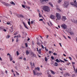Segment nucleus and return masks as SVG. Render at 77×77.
<instances>
[{"instance_id": "obj_1", "label": "nucleus", "mask_w": 77, "mask_h": 77, "mask_svg": "<svg viewBox=\"0 0 77 77\" xmlns=\"http://www.w3.org/2000/svg\"><path fill=\"white\" fill-rule=\"evenodd\" d=\"M43 9L45 11V12H49L50 11V8L46 5L43 6Z\"/></svg>"}, {"instance_id": "obj_2", "label": "nucleus", "mask_w": 77, "mask_h": 77, "mask_svg": "<svg viewBox=\"0 0 77 77\" xmlns=\"http://www.w3.org/2000/svg\"><path fill=\"white\" fill-rule=\"evenodd\" d=\"M69 5V2L68 1H66L64 2V4L63 5V7H64V8H67Z\"/></svg>"}, {"instance_id": "obj_3", "label": "nucleus", "mask_w": 77, "mask_h": 77, "mask_svg": "<svg viewBox=\"0 0 77 77\" xmlns=\"http://www.w3.org/2000/svg\"><path fill=\"white\" fill-rule=\"evenodd\" d=\"M56 17L57 18V20H60L61 19V15L59 13H57L56 14Z\"/></svg>"}, {"instance_id": "obj_4", "label": "nucleus", "mask_w": 77, "mask_h": 77, "mask_svg": "<svg viewBox=\"0 0 77 77\" xmlns=\"http://www.w3.org/2000/svg\"><path fill=\"white\" fill-rule=\"evenodd\" d=\"M33 72L34 75H37V76H39V75L41 76V75H42V72H37L36 73V72H35V70H33Z\"/></svg>"}, {"instance_id": "obj_5", "label": "nucleus", "mask_w": 77, "mask_h": 77, "mask_svg": "<svg viewBox=\"0 0 77 77\" xmlns=\"http://www.w3.org/2000/svg\"><path fill=\"white\" fill-rule=\"evenodd\" d=\"M74 2L75 3L74 4V2H71L70 4H71V5H72L73 6H74L75 8H77V2H76V1L75 0Z\"/></svg>"}, {"instance_id": "obj_6", "label": "nucleus", "mask_w": 77, "mask_h": 77, "mask_svg": "<svg viewBox=\"0 0 77 77\" xmlns=\"http://www.w3.org/2000/svg\"><path fill=\"white\" fill-rule=\"evenodd\" d=\"M2 4L5 5V6H6V7H8V6H11V5L5 2H2Z\"/></svg>"}, {"instance_id": "obj_7", "label": "nucleus", "mask_w": 77, "mask_h": 77, "mask_svg": "<svg viewBox=\"0 0 77 77\" xmlns=\"http://www.w3.org/2000/svg\"><path fill=\"white\" fill-rule=\"evenodd\" d=\"M61 27L63 29H67V26L65 24H62L61 26Z\"/></svg>"}, {"instance_id": "obj_8", "label": "nucleus", "mask_w": 77, "mask_h": 77, "mask_svg": "<svg viewBox=\"0 0 77 77\" xmlns=\"http://www.w3.org/2000/svg\"><path fill=\"white\" fill-rule=\"evenodd\" d=\"M50 18H51V19L54 20L55 19V18H56V16L54 15H50Z\"/></svg>"}, {"instance_id": "obj_9", "label": "nucleus", "mask_w": 77, "mask_h": 77, "mask_svg": "<svg viewBox=\"0 0 77 77\" xmlns=\"http://www.w3.org/2000/svg\"><path fill=\"white\" fill-rule=\"evenodd\" d=\"M64 76L65 77H67V76H70V74L68 72H66L64 73Z\"/></svg>"}, {"instance_id": "obj_10", "label": "nucleus", "mask_w": 77, "mask_h": 77, "mask_svg": "<svg viewBox=\"0 0 77 77\" xmlns=\"http://www.w3.org/2000/svg\"><path fill=\"white\" fill-rule=\"evenodd\" d=\"M23 23L24 27H25L26 29H29V28H28V27H27V26H26V23H25V22H23Z\"/></svg>"}, {"instance_id": "obj_11", "label": "nucleus", "mask_w": 77, "mask_h": 77, "mask_svg": "<svg viewBox=\"0 0 77 77\" xmlns=\"http://www.w3.org/2000/svg\"><path fill=\"white\" fill-rule=\"evenodd\" d=\"M66 20V16H62V20H63V21H65Z\"/></svg>"}, {"instance_id": "obj_12", "label": "nucleus", "mask_w": 77, "mask_h": 77, "mask_svg": "<svg viewBox=\"0 0 77 77\" xmlns=\"http://www.w3.org/2000/svg\"><path fill=\"white\" fill-rule=\"evenodd\" d=\"M30 54L32 55V57H35L36 56L35 54H34V53H33L32 51L31 52Z\"/></svg>"}, {"instance_id": "obj_13", "label": "nucleus", "mask_w": 77, "mask_h": 77, "mask_svg": "<svg viewBox=\"0 0 77 77\" xmlns=\"http://www.w3.org/2000/svg\"><path fill=\"white\" fill-rule=\"evenodd\" d=\"M36 69H37V70H38V71H40V68H39V67H35V70H34L35 72Z\"/></svg>"}, {"instance_id": "obj_14", "label": "nucleus", "mask_w": 77, "mask_h": 77, "mask_svg": "<svg viewBox=\"0 0 77 77\" xmlns=\"http://www.w3.org/2000/svg\"><path fill=\"white\" fill-rule=\"evenodd\" d=\"M40 2H41V3H44V2H48V0H40Z\"/></svg>"}, {"instance_id": "obj_15", "label": "nucleus", "mask_w": 77, "mask_h": 77, "mask_svg": "<svg viewBox=\"0 0 77 77\" xmlns=\"http://www.w3.org/2000/svg\"><path fill=\"white\" fill-rule=\"evenodd\" d=\"M72 21V22H73V23H75V24H77V20H73Z\"/></svg>"}, {"instance_id": "obj_16", "label": "nucleus", "mask_w": 77, "mask_h": 77, "mask_svg": "<svg viewBox=\"0 0 77 77\" xmlns=\"http://www.w3.org/2000/svg\"><path fill=\"white\" fill-rule=\"evenodd\" d=\"M10 3L11 5H15V3H14V2L12 1H11L10 2Z\"/></svg>"}, {"instance_id": "obj_17", "label": "nucleus", "mask_w": 77, "mask_h": 77, "mask_svg": "<svg viewBox=\"0 0 77 77\" xmlns=\"http://www.w3.org/2000/svg\"><path fill=\"white\" fill-rule=\"evenodd\" d=\"M26 55H29V51L28 50H27L26 51Z\"/></svg>"}, {"instance_id": "obj_18", "label": "nucleus", "mask_w": 77, "mask_h": 77, "mask_svg": "<svg viewBox=\"0 0 77 77\" xmlns=\"http://www.w3.org/2000/svg\"><path fill=\"white\" fill-rule=\"evenodd\" d=\"M9 58L10 60V61H12V60L13 59L12 58V57L11 56H9Z\"/></svg>"}, {"instance_id": "obj_19", "label": "nucleus", "mask_w": 77, "mask_h": 77, "mask_svg": "<svg viewBox=\"0 0 77 77\" xmlns=\"http://www.w3.org/2000/svg\"><path fill=\"white\" fill-rule=\"evenodd\" d=\"M37 44L38 45H40V43L39 42V40H37Z\"/></svg>"}, {"instance_id": "obj_20", "label": "nucleus", "mask_w": 77, "mask_h": 77, "mask_svg": "<svg viewBox=\"0 0 77 77\" xmlns=\"http://www.w3.org/2000/svg\"><path fill=\"white\" fill-rule=\"evenodd\" d=\"M48 4L49 5H50L52 8H53V5L52 4V3H51V2H48Z\"/></svg>"}, {"instance_id": "obj_21", "label": "nucleus", "mask_w": 77, "mask_h": 77, "mask_svg": "<svg viewBox=\"0 0 77 77\" xmlns=\"http://www.w3.org/2000/svg\"><path fill=\"white\" fill-rule=\"evenodd\" d=\"M50 71L51 74H54V75L55 74V72H54L53 70H51Z\"/></svg>"}, {"instance_id": "obj_22", "label": "nucleus", "mask_w": 77, "mask_h": 77, "mask_svg": "<svg viewBox=\"0 0 77 77\" xmlns=\"http://www.w3.org/2000/svg\"><path fill=\"white\" fill-rule=\"evenodd\" d=\"M38 53H39V54H41V49H39L38 51Z\"/></svg>"}, {"instance_id": "obj_23", "label": "nucleus", "mask_w": 77, "mask_h": 77, "mask_svg": "<svg viewBox=\"0 0 77 77\" xmlns=\"http://www.w3.org/2000/svg\"><path fill=\"white\" fill-rule=\"evenodd\" d=\"M18 16H19V17H24V16L22 14H19L18 15Z\"/></svg>"}, {"instance_id": "obj_24", "label": "nucleus", "mask_w": 77, "mask_h": 77, "mask_svg": "<svg viewBox=\"0 0 77 77\" xmlns=\"http://www.w3.org/2000/svg\"><path fill=\"white\" fill-rule=\"evenodd\" d=\"M55 61L56 62H57L58 63H59V62H60V61L59 60L57 59H56L55 60Z\"/></svg>"}, {"instance_id": "obj_25", "label": "nucleus", "mask_w": 77, "mask_h": 77, "mask_svg": "<svg viewBox=\"0 0 77 77\" xmlns=\"http://www.w3.org/2000/svg\"><path fill=\"white\" fill-rule=\"evenodd\" d=\"M62 0H58V2L59 3H61V2H62Z\"/></svg>"}, {"instance_id": "obj_26", "label": "nucleus", "mask_w": 77, "mask_h": 77, "mask_svg": "<svg viewBox=\"0 0 77 77\" xmlns=\"http://www.w3.org/2000/svg\"><path fill=\"white\" fill-rule=\"evenodd\" d=\"M6 38H7V39H9V38H10V35H8V36H6Z\"/></svg>"}, {"instance_id": "obj_27", "label": "nucleus", "mask_w": 77, "mask_h": 77, "mask_svg": "<svg viewBox=\"0 0 77 77\" xmlns=\"http://www.w3.org/2000/svg\"><path fill=\"white\" fill-rule=\"evenodd\" d=\"M74 71L75 74L77 73V69H76V70L75 69H74Z\"/></svg>"}, {"instance_id": "obj_28", "label": "nucleus", "mask_w": 77, "mask_h": 77, "mask_svg": "<svg viewBox=\"0 0 77 77\" xmlns=\"http://www.w3.org/2000/svg\"><path fill=\"white\" fill-rule=\"evenodd\" d=\"M56 9L57 10V11H59L60 12V11H61V10L58 8H57Z\"/></svg>"}, {"instance_id": "obj_29", "label": "nucleus", "mask_w": 77, "mask_h": 77, "mask_svg": "<svg viewBox=\"0 0 77 77\" xmlns=\"http://www.w3.org/2000/svg\"><path fill=\"white\" fill-rule=\"evenodd\" d=\"M55 65L56 66H57V65H58V63H56V62L55 63Z\"/></svg>"}, {"instance_id": "obj_30", "label": "nucleus", "mask_w": 77, "mask_h": 77, "mask_svg": "<svg viewBox=\"0 0 77 77\" xmlns=\"http://www.w3.org/2000/svg\"><path fill=\"white\" fill-rule=\"evenodd\" d=\"M7 24H8V25L11 24V22H8L7 23Z\"/></svg>"}, {"instance_id": "obj_31", "label": "nucleus", "mask_w": 77, "mask_h": 77, "mask_svg": "<svg viewBox=\"0 0 77 77\" xmlns=\"http://www.w3.org/2000/svg\"><path fill=\"white\" fill-rule=\"evenodd\" d=\"M70 35H74V33H73L72 32H70Z\"/></svg>"}, {"instance_id": "obj_32", "label": "nucleus", "mask_w": 77, "mask_h": 77, "mask_svg": "<svg viewBox=\"0 0 77 77\" xmlns=\"http://www.w3.org/2000/svg\"><path fill=\"white\" fill-rule=\"evenodd\" d=\"M16 53H17V55L18 56V55L20 54H19V53H18V51H17Z\"/></svg>"}, {"instance_id": "obj_33", "label": "nucleus", "mask_w": 77, "mask_h": 77, "mask_svg": "<svg viewBox=\"0 0 77 77\" xmlns=\"http://www.w3.org/2000/svg\"><path fill=\"white\" fill-rule=\"evenodd\" d=\"M45 61H46V62H47V58L46 57H45Z\"/></svg>"}, {"instance_id": "obj_34", "label": "nucleus", "mask_w": 77, "mask_h": 77, "mask_svg": "<svg viewBox=\"0 0 77 77\" xmlns=\"http://www.w3.org/2000/svg\"><path fill=\"white\" fill-rule=\"evenodd\" d=\"M18 38H21V35H20L19 34L17 35Z\"/></svg>"}, {"instance_id": "obj_35", "label": "nucleus", "mask_w": 77, "mask_h": 77, "mask_svg": "<svg viewBox=\"0 0 77 77\" xmlns=\"http://www.w3.org/2000/svg\"><path fill=\"white\" fill-rule=\"evenodd\" d=\"M59 69L61 71H62V69H63V68L62 67H60Z\"/></svg>"}, {"instance_id": "obj_36", "label": "nucleus", "mask_w": 77, "mask_h": 77, "mask_svg": "<svg viewBox=\"0 0 77 77\" xmlns=\"http://www.w3.org/2000/svg\"><path fill=\"white\" fill-rule=\"evenodd\" d=\"M51 58L52 59V60H54V58L53 56L51 57Z\"/></svg>"}, {"instance_id": "obj_37", "label": "nucleus", "mask_w": 77, "mask_h": 77, "mask_svg": "<svg viewBox=\"0 0 77 77\" xmlns=\"http://www.w3.org/2000/svg\"><path fill=\"white\" fill-rule=\"evenodd\" d=\"M51 53H53V52H52L51 51H49V54H51Z\"/></svg>"}, {"instance_id": "obj_38", "label": "nucleus", "mask_w": 77, "mask_h": 77, "mask_svg": "<svg viewBox=\"0 0 77 77\" xmlns=\"http://www.w3.org/2000/svg\"><path fill=\"white\" fill-rule=\"evenodd\" d=\"M18 34L17 32H16L14 34V35H17Z\"/></svg>"}, {"instance_id": "obj_39", "label": "nucleus", "mask_w": 77, "mask_h": 77, "mask_svg": "<svg viewBox=\"0 0 77 77\" xmlns=\"http://www.w3.org/2000/svg\"><path fill=\"white\" fill-rule=\"evenodd\" d=\"M28 23L29 25V26H30V21H28Z\"/></svg>"}, {"instance_id": "obj_40", "label": "nucleus", "mask_w": 77, "mask_h": 77, "mask_svg": "<svg viewBox=\"0 0 77 77\" xmlns=\"http://www.w3.org/2000/svg\"><path fill=\"white\" fill-rule=\"evenodd\" d=\"M16 41L17 42H18V38H17L16 40Z\"/></svg>"}, {"instance_id": "obj_41", "label": "nucleus", "mask_w": 77, "mask_h": 77, "mask_svg": "<svg viewBox=\"0 0 77 77\" xmlns=\"http://www.w3.org/2000/svg\"><path fill=\"white\" fill-rule=\"evenodd\" d=\"M20 29H23V27H22L21 25H20Z\"/></svg>"}, {"instance_id": "obj_42", "label": "nucleus", "mask_w": 77, "mask_h": 77, "mask_svg": "<svg viewBox=\"0 0 77 77\" xmlns=\"http://www.w3.org/2000/svg\"><path fill=\"white\" fill-rule=\"evenodd\" d=\"M60 61L61 62H63V63H65V61H63L62 60H60Z\"/></svg>"}, {"instance_id": "obj_43", "label": "nucleus", "mask_w": 77, "mask_h": 77, "mask_svg": "<svg viewBox=\"0 0 77 77\" xmlns=\"http://www.w3.org/2000/svg\"><path fill=\"white\" fill-rule=\"evenodd\" d=\"M25 45L26 47H27L28 46L27 45V43H26L25 44Z\"/></svg>"}, {"instance_id": "obj_44", "label": "nucleus", "mask_w": 77, "mask_h": 77, "mask_svg": "<svg viewBox=\"0 0 77 77\" xmlns=\"http://www.w3.org/2000/svg\"><path fill=\"white\" fill-rule=\"evenodd\" d=\"M70 64V63H67V65H69Z\"/></svg>"}, {"instance_id": "obj_45", "label": "nucleus", "mask_w": 77, "mask_h": 77, "mask_svg": "<svg viewBox=\"0 0 77 77\" xmlns=\"http://www.w3.org/2000/svg\"><path fill=\"white\" fill-rule=\"evenodd\" d=\"M49 22L50 23L51 25V26H53V24H52V23H51V22L50 21H49Z\"/></svg>"}, {"instance_id": "obj_46", "label": "nucleus", "mask_w": 77, "mask_h": 77, "mask_svg": "<svg viewBox=\"0 0 77 77\" xmlns=\"http://www.w3.org/2000/svg\"><path fill=\"white\" fill-rule=\"evenodd\" d=\"M3 31H4V32H6L7 30H6V29H4L3 30Z\"/></svg>"}, {"instance_id": "obj_47", "label": "nucleus", "mask_w": 77, "mask_h": 77, "mask_svg": "<svg viewBox=\"0 0 77 77\" xmlns=\"http://www.w3.org/2000/svg\"><path fill=\"white\" fill-rule=\"evenodd\" d=\"M64 61H65V62H67V61H68V60H66L65 59H64Z\"/></svg>"}, {"instance_id": "obj_48", "label": "nucleus", "mask_w": 77, "mask_h": 77, "mask_svg": "<svg viewBox=\"0 0 77 77\" xmlns=\"http://www.w3.org/2000/svg\"><path fill=\"white\" fill-rule=\"evenodd\" d=\"M69 58L70 59V60H72V58H71V57H69Z\"/></svg>"}, {"instance_id": "obj_49", "label": "nucleus", "mask_w": 77, "mask_h": 77, "mask_svg": "<svg viewBox=\"0 0 77 77\" xmlns=\"http://www.w3.org/2000/svg\"><path fill=\"white\" fill-rule=\"evenodd\" d=\"M31 24H33V21H31Z\"/></svg>"}, {"instance_id": "obj_50", "label": "nucleus", "mask_w": 77, "mask_h": 77, "mask_svg": "<svg viewBox=\"0 0 77 77\" xmlns=\"http://www.w3.org/2000/svg\"><path fill=\"white\" fill-rule=\"evenodd\" d=\"M39 16L40 18L41 17V14H40V13L39 14Z\"/></svg>"}, {"instance_id": "obj_51", "label": "nucleus", "mask_w": 77, "mask_h": 77, "mask_svg": "<svg viewBox=\"0 0 77 77\" xmlns=\"http://www.w3.org/2000/svg\"><path fill=\"white\" fill-rule=\"evenodd\" d=\"M22 7H23V8H25V6L24 5H22Z\"/></svg>"}, {"instance_id": "obj_52", "label": "nucleus", "mask_w": 77, "mask_h": 77, "mask_svg": "<svg viewBox=\"0 0 77 77\" xmlns=\"http://www.w3.org/2000/svg\"><path fill=\"white\" fill-rule=\"evenodd\" d=\"M16 72L17 75H19V73H18V72Z\"/></svg>"}, {"instance_id": "obj_53", "label": "nucleus", "mask_w": 77, "mask_h": 77, "mask_svg": "<svg viewBox=\"0 0 77 77\" xmlns=\"http://www.w3.org/2000/svg\"><path fill=\"white\" fill-rule=\"evenodd\" d=\"M53 55H57V54H56V53H53Z\"/></svg>"}, {"instance_id": "obj_54", "label": "nucleus", "mask_w": 77, "mask_h": 77, "mask_svg": "<svg viewBox=\"0 0 77 77\" xmlns=\"http://www.w3.org/2000/svg\"><path fill=\"white\" fill-rule=\"evenodd\" d=\"M39 37H40L41 38H42V39H43V38H42V36L41 35L39 36Z\"/></svg>"}, {"instance_id": "obj_55", "label": "nucleus", "mask_w": 77, "mask_h": 77, "mask_svg": "<svg viewBox=\"0 0 77 77\" xmlns=\"http://www.w3.org/2000/svg\"><path fill=\"white\" fill-rule=\"evenodd\" d=\"M47 23L48 25V26H50V24L49 23H48V22H47Z\"/></svg>"}, {"instance_id": "obj_56", "label": "nucleus", "mask_w": 77, "mask_h": 77, "mask_svg": "<svg viewBox=\"0 0 77 77\" xmlns=\"http://www.w3.org/2000/svg\"><path fill=\"white\" fill-rule=\"evenodd\" d=\"M42 47L43 49L44 48V46H43V45H42Z\"/></svg>"}, {"instance_id": "obj_57", "label": "nucleus", "mask_w": 77, "mask_h": 77, "mask_svg": "<svg viewBox=\"0 0 77 77\" xmlns=\"http://www.w3.org/2000/svg\"><path fill=\"white\" fill-rule=\"evenodd\" d=\"M59 44L60 47H62V45H61L62 44H61V43H59Z\"/></svg>"}, {"instance_id": "obj_58", "label": "nucleus", "mask_w": 77, "mask_h": 77, "mask_svg": "<svg viewBox=\"0 0 77 77\" xmlns=\"http://www.w3.org/2000/svg\"><path fill=\"white\" fill-rule=\"evenodd\" d=\"M14 38H18V35L15 36H14Z\"/></svg>"}, {"instance_id": "obj_59", "label": "nucleus", "mask_w": 77, "mask_h": 77, "mask_svg": "<svg viewBox=\"0 0 77 77\" xmlns=\"http://www.w3.org/2000/svg\"><path fill=\"white\" fill-rule=\"evenodd\" d=\"M39 21H43V19H40L39 20Z\"/></svg>"}, {"instance_id": "obj_60", "label": "nucleus", "mask_w": 77, "mask_h": 77, "mask_svg": "<svg viewBox=\"0 0 77 77\" xmlns=\"http://www.w3.org/2000/svg\"><path fill=\"white\" fill-rule=\"evenodd\" d=\"M22 33H23V34H24V33H25V32H24V31H22Z\"/></svg>"}, {"instance_id": "obj_61", "label": "nucleus", "mask_w": 77, "mask_h": 77, "mask_svg": "<svg viewBox=\"0 0 77 77\" xmlns=\"http://www.w3.org/2000/svg\"><path fill=\"white\" fill-rule=\"evenodd\" d=\"M48 77H51V76L50 75H49L48 76Z\"/></svg>"}, {"instance_id": "obj_62", "label": "nucleus", "mask_w": 77, "mask_h": 77, "mask_svg": "<svg viewBox=\"0 0 77 77\" xmlns=\"http://www.w3.org/2000/svg\"><path fill=\"white\" fill-rule=\"evenodd\" d=\"M15 68L16 69H17V66H15Z\"/></svg>"}, {"instance_id": "obj_63", "label": "nucleus", "mask_w": 77, "mask_h": 77, "mask_svg": "<svg viewBox=\"0 0 77 77\" xmlns=\"http://www.w3.org/2000/svg\"><path fill=\"white\" fill-rule=\"evenodd\" d=\"M68 38H69L70 39H71V37H70L69 36H68Z\"/></svg>"}, {"instance_id": "obj_64", "label": "nucleus", "mask_w": 77, "mask_h": 77, "mask_svg": "<svg viewBox=\"0 0 77 77\" xmlns=\"http://www.w3.org/2000/svg\"><path fill=\"white\" fill-rule=\"evenodd\" d=\"M42 22L43 23V24H45V22H44V21H43Z\"/></svg>"}]
</instances>
